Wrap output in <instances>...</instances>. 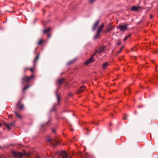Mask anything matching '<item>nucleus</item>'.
Listing matches in <instances>:
<instances>
[{
	"label": "nucleus",
	"mask_w": 158,
	"mask_h": 158,
	"mask_svg": "<svg viewBox=\"0 0 158 158\" xmlns=\"http://www.w3.org/2000/svg\"><path fill=\"white\" fill-rule=\"evenodd\" d=\"M46 141L50 142L53 147L56 146L57 144L59 143L61 141V139L59 136H56L55 138L51 139L49 137H47Z\"/></svg>",
	"instance_id": "obj_1"
},
{
	"label": "nucleus",
	"mask_w": 158,
	"mask_h": 158,
	"mask_svg": "<svg viewBox=\"0 0 158 158\" xmlns=\"http://www.w3.org/2000/svg\"><path fill=\"white\" fill-rule=\"evenodd\" d=\"M128 26L129 24L124 23L119 25L117 27V28L121 31H125L127 30Z\"/></svg>",
	"instance_id": "obj_2"
},
{
	"label": "nucleus",
	"mask_w": 158,
	"mask_h": 158,
	"mask_svg": "<svg viewBox=\"0 0 158 158\" xmlns=\"http://www.w3.org/2000/svg\"><path fill=\"white\" fill-rule=\"evenodd\" d=\"M59 154L60 156L59 158H71V157L65 151H61L60 152Z\"/></svg>",
	"instance_id": "obj_3"
},
{
	"label": "nucleus",
	"mask_w": 158,
	"mask_h": 158,
	"mask_svg": "<svg viewBox=\"0 0 158 158\" xmlns=\"http://www.w3.org/2000/svg\"><path fill=\"white\" fill-rule=\"evenodd\" d=\"M12 154L15 158H21L23 156V154L20 152L13 151Z\"/></svg>",
	"instance_id": "obj_4"
},
{
	"label": "nucleus",
	"mask_w": 158,
	"mask_h": 158,
	"mask_svg": "<svg viewBox=\"0 0 158 158\" xmlns=\"http://www.w3.org/2000/svg\"><path fill=\"white\" fill-rule=\"evenodd\" d=\"M34 77L33 75H32L30 77H27L25 76L22 79V83H23V81H25L26 82H29L30 80Z\"/></svg>",
	"instance_id": "obj_5"
},
{
	"label": "nucleus",
	"mask_w": 158,
	"mask_h": 158,
	"mask_svg": "<svg viewBox=\"0 0 158 158\" xmlns=\"http://www.w3.org/2000/svg\"><path fill=\"white\" fill-rule=\"evenodd\" d=\"M95 53H94L91 56L90 58L85 61V64H88L91 62H93L94 61V60L93 59V57L94 56H95Z\"/></svg>",
	"instance_id": "obj_6"
},
{
	"label": "nucleus",
	"mask_w": 158,
	"mask_h": 158,
	"mask_svg": "<svg viewBox=\"0 0 158 158\" xmlns=\"http://www.w3.org/2000/svg\"><path fill=\"white\" fill-rule=\"evenodd\" d=\"M104 26V24L103 23H102L99 26L98 28L97 32H98V33H100L103 29Z\"/></svg>",
	"instance_id": "obj_7"
},
{
	"label": "nucleus",
	"mask_w": 158,
	"mask_h": 158,
	"mask_svg": "<svg viewBox=\"0 0 158 158\" xmlns=\"http://www.w3.org/2000/svg\"><path fill=\"white\" fill-rule=\"evenodd\" d=\"M99 23V21L98 20H97L95 23L94 24L93 28H92V30L93 31H94L97 27L98 24Z\"/></svg>",
	"instance_id": "obj_8"
},
{
	"label": "nucleus",
	"mask_w": 158,
	"mask_h": 158,
	"mask_svg": "<svg viewBox=\"0 0 158 158\" xmlns=\"http://www.w3.org/2000/svg\"><path fill=\"white\" fill-rule=\"evenodd\" d=\"M109 64L107 62L104 63L102 64V68L104 70L106 69V67L109 65Z\"/></svg>",
	"instance_id": "obj_9"
},
{
	"label": "nucleus",
	"mask_w": 158,
	"mask_h": 158,
	"mask_svg": "<svg viewBox=\"0 0 158 158\" xmlns=\"http://www.w3.org/2000/svg\"><path fill=\"white\" fill-rule=\"evenodd\" d=\"M105 50V48L104 47H101L98 48L97 52L99 53L102 52L104 51Z\"/></svg>",
	"instance_id": "obj_10"
},
{
	"label": "nucleus",
	"mask_w": 158,
	"mask_h": 158,
	"mask_svg": "<svg viewBox=\"0 0 158 158\" xmlns=\"http://www.w3.org/2000/svg\"><path fill=\"white\" fill-rule=\"evenodd\" d=\"M85 87L84 86H81L80 88L79 89L78 91L79 92H82L85 89Z\"/></svg>",
	"instance_id": "obj_11"
},
{
	"label": "nucleus",
	"mask_w": 158,
	"mask_h": 158,
	"mask_svg": "<svg viewBox=\"0 0 158 158\" xmlns=\"http://www.w3.org/2000/svg\"><path fill=\"white\" fill-rule=\"evenodd\" d=\"M140 8L139 6H133L131 8V10L134 11H136Z\"/></svg>",
	"instance_id": "obj_12"
},
{
	"label": "nucleus",
	"mask_w": 158,
	"mask_h": 158,
	"mask_svg": "<svg viewBox=\"0 0 158 158\" xmlns=\"http://www.w3.org/2000/svg\"><path fill=\"white\" fill-rule=\"evenodd\" d=\"M7 129H10V125H13V123H10L9 124H6V123H4Z\"/></svg>",
	"instance_id": "obj_13"
},
{
	"label": "nucleus",
	"mask_w": 158,
	"mask_h": 158,
	"mask_svg": "<svg viewBox=\"0 0 158 158\" xmlns=\"http://www.w3.org/2000/svg\"><path fill=\"white\" fill-rule=\"evenodd\" d=\"M39 55V53L36 56L35 59L33 61L34 63V66L35 67V62L38 59Z\"/></svg>",
	"instance_id": "obj_14"
},
{
	"label": "nucleus",
	"mask_w": 158,
	"mask_h": 158,
	"mask_svg": "<svg viewBox=\"0 0 158 158\" xmlns=\"http://www.w3.org/2000/svg\"><path fill=\"white\" fill-rule=\"evenodd\" d=\"M58 91V89L55 92V94L56 95V97H57V101L58 102H59L60 101V96L58 95L57 94V91Z\"/></svg>",
	"instance_id": "obj_15"
},
{
	"label": "nucleus",
	"mask_w": 158,
	"mask_h": 158,
	"mask_svg": "<svg viewBox=\"0 0 158 158\" xmlns=\"http://www.w3.org/2000/svg\"><path fill=\"white\" fill-rule=\"evenodd\" d=\"M51 28H48L47 29H46L44 30L43 32L44 33H46L49 32Z\"/></svg>",
	"instance_id": "obj_16"
},
{
	"label": "nucleus",
	"mask_w": 158,
	"mask_h": 158,
	"mask_svg": "<svg viewBox=\"0 0 158 158\" xmlns=\"http://www.w3.org/2000/svg\"><path fill=\"white\" fill-rule=\"evenodd\" d=\"M99 34L100 33H98V32H97L96 34L94 35V38L95 39L98 38Z\"/></svg>",
	"instance_id": "obj_17"
},
{
	"label": "nucleus",
	"mask_w": 158,
	"mask_h": 158,
	"mask_svg": "<svg viewBox=\"0 0 158 158\" xmlns=\"http://www.w3.org/2000/svg\"><path fill=\"white\" fill-rule=\"evenodd\" d=\"M15 113L16 115V117H17L19 118H21V116L18 113H17L16 112H15Z\"/></svg>",
	"instance_id": "obj_18"
},
{
	"label": "nucleus",
	"mask_w": 158,
	"mask_h": 158,
	"mask_svg": "<svg viewBox=\"0 0 158 158\" xmlns=\"http://www.w3.org/2000/svg\"><path fill=\"white\" fill-rule=\"evenodd\" d=\"M30 85H27V86H24L23 88V92H24V91L26 90L28 88L30 87Z\"/></svg>",
	"instance_id": "obj_19"
},
{
	"label": "nucleus",
	"mask_w": 158,
	"mask_h": 158,
	"mask_svg": "<svg viewBox=\"0 0 158 158\" xmlns=\"http://www.w3.org/2000/svg\"><path fill=\"white\" fill-rule=\"evenodd\" d=\"M64 80V79H63V78L61 79H60V80L58 81V83L59 84H60L63 82Z\"/></svg>",
	"instance_id": "obj_20"
},
{
	"label": "nucleus",
	"mask_w": 158,
	"mask_h": 158,
	"mask_svg": "<svg viewBox=\"0 0 158 158\" xmlns=\"http://www.w3.org/2000/svg\"><path fill=\"white\" fill-rule=\"evenodd\" d=\"M43 42V40L42 39H40L38 43V45H40Z\"/></svg>",
	"instance_id": "obj_21"
},
{
	"label": "nucleus",
	"mask_w": 158,
	"mask_h": 158,
	"mask_svg": "<svg viewBox=\"0 0 158 158\" xmlns=\"http://www.w3.org/2000/svg\"><path fill=\"white\" fill-rule=\"evenodd\" d=\"M19 108L20 110H22L23 107V104L20 105V106H19Z\"/></svg>",
	"instance_id": "obj_22"
},
{
	"label": "nucleus",
	"mask_w": 158,
	"mask_h": 158,
	"mask_svg": "<svg viewBox=\"0 0 158 158\" xmlns=\"http://www.w3.org/2000/svg\"><path fill=\"white\" fill-rule=\"evenodd\" d=\"M24 154L26 156H29L30 155L29 153H28L25 152H24Z\"/></svg>",
	"instance_id": "obj_23"
},
{
	"label": "nucleus",
	"mask_w": 158,
	"mask_h": 158,
	"mask_svg": "<svg viewBox=\"0 0 158 158\" xmlns=\"http://www.w3.org/2000/svg\"><path fill=\"white\" fill-rule=\"evenodd\" d=\"M112 29L111 27H108L107 28L106 31L107 32H109Z\"/></svg>",
	"instance_id": "obj_24"
},
{
	"label": "nucleus",
	"mask_w": 158,
	"mask_h": 158,
	"mask_svg": "<svg viewBox=\"0 0 158 158\" xmlns=\"http://www.w3.org/2000/svg\"><path fill=\"white\" fill-rule=\"evenodd\" d=\"M95 0H89V3H92L94 2Z\"/></svg>",
	"instance_id": "obj_25"
},
{
	"label": "nucleus",
	"mask_w": 158,
	"mask_h": 158,
	"mask_svg": "<svg viewBox=\"0 0 158 158\" xmlns=\"http://www.w3.org/2000/svg\"><path fill=\"white\" fill-rule=\"evenodd\" d=\"M29 69L32 72H33L34 71V69L32 68H30Z\"/></svg>",
	"instance_id": "obj_26"
},
{
	"label": "nucleus",
	"mask_w": 158,
	"mask_h": 158,
	"mask_svg": "<svg viewBox=\"0 0 158 158\" xmlns=\"http://www.w3.org/2000/svg\"><path fill=\"white\" fill-rule=\"evenodd\" d=\"M127 38H128V36H126V37L124 38V41H126V40H127Z\"/></svg>",
	"instance_id": "obj_27"
},
{
	"label": "nucleus",
	"mask_w": 158,
	"mask_h": 158,
	"mask_svg": "<svg viewBox=\"0 0 158 158\" xmlns=\"http://www.w3.org/2000/svg\"><path fill=\"white\" fill-rule=\"evenodd\" d=\"M122 49H121V48H120V50H119V51L118 52V53H120L121 51H122Z\"/></svg>",
	"instance_id": "obj_28"
},
{
	"label": "nucleus",
	"mask_w": 158,
	"mask_h": 158,
	"mask_svg": "<svg viewBox=\"0 0 158 158\" xmlns=\"http://www.w3.org/2000/svg\"><path fill=\"white\" fill-rule=\"evenodd\" d=\"M21 100L19 101V102L17 104V106H19V104H20V101H21Z\"/></svg>",
	"instance_id": "obj_29"
},
{
	"label": "nucleus",
	"mask_w": 158,
	"mask_h": 158,
	"mask_svg": "<svg viewBox=\"0 0 158 158\" xmlns=\"http://www.w3.org/2000/svg\"><path fill=\"white\" fill-rule=\"evenodd\" d=\"M35 158H40V157H39V156L36 155L35 156Z\"/></svg>",
	"instance_id": "obj_30"
},
{
	"label": "nucleus",
	"mask_w": 158,
	"mask_h": 158,
	"mask_svg": "<svg viewBox=\"0 0 158 158\" xmlns=\"http://www.w3.org/2000/svg\"><path fill=\"white\" fill-rule=\"evenodd\" d=\"M121 44V42H119L118 43L117 45H120Z\"/></svg>",
	"instance_id": "obj_31"
},
{
	"label": "nucleus",
	"mask_w": 158,
	"mask_h": 158,
	"mask_svg": "<svg viewBox=\"0 0 158 158\" xmlns=\"http://www.w3.org/2000/svg\"><path fill=\"white\" fill-rule=\"evenodd\" d=\"M131 34H129L127 36H128V37H130V36H131Z\"/></svg>",
	"instance_id": "obj_32"
},
{
	"label": "nucleus",
	"mask_w": 158,
	"mask_h": 158,
	"mask_svg": "<svg viewBox=\"0 0 158 158\" xmlns=\"http://www.w3.org/2000/svg\"><path fill=\"white\" fill-rule=\"evenodd\" d=\"M52 131L54 133H55V130L54 129H53L52 130Z\"/></svg>",
	"instance_id": "obj_33"
},
{
	"label": "nucleus",
	"mask_w": 158,
	"mask_h": 158,
	"mask_svg": "<svg viewBox=\"0 0 158 158\" xmlns=\"http://www.w3.org/2000/svg\"><path fill=\"white\" fill-rule=\"evenodd\" d=\"M51 36V35L50 34H48V38L50 37Z\"/></svg>",
	"instance_id": "obj_34"
},
{
	"label": "nucleus",
	"mask_w": 158,
	"mask_h": 158,
	"mask_svg": "<svg viewBox=\"0 0 158 158\" xmlns=\"http://www.w3.org/2000/svg\"><path fill=\"white\" fill-rule=\"evenodd\" d=\"M123 119H127V118L126 117H123Z\"/></svg>",
	"instance_id": "obj_35"
},
{
	"label": "nucleus",
	"mask_w": 158,
	"mask_h": 158,
	"mask_svg": "<svg viewBox=\"0 0 158 158\" xmlns=\"http://www.w3.org/2000/svg\"><path fill=\"white\" fill-rule=\"evenodd\" d=\"M152 15H150V18H152Z\"/></svg>",
	"instance_id": "obj_36"
},
{
	"label": "nucleus",
	"mask_w": 158,
	"mask_h": 158,
	"mask_svg": "<svg viewBox=\"0 0 158 158\" xmlns=\"http://www.w3.org/2000/svg\"><path fill=\"white\" fill-rule=\"evenodd\" d=\"M123 47H123H123H122L121 48V49H122L123 48Z\"/></svg>",
	"instance_id": "obj_37"
},
{
	"label": "nucleus",
	"mask_w": 158,
	"mask_h": 158,
	"mask_svg": "<svg viewBox=\"0 0 158 158\" xmlns=\"http://www.w3.org/2000/svg\"><path fill=\"white\" fill-rule=\"evenodd\" d=\"M2 126V124L0 123V127H1Z\"/></svg>",
	"instance_id": "obj_38"
},
{
	"label": "nucleus",
	"mask_w": 158,
	"mask_h": 158,
	"mask_svg": "<svg viewBox=\"0 0 158 158\" xmlns=\"http://www.w3.org/2000/svg\"><path fill=\"white\" fill-rule=\"evenodd\" d=\"M27 69H28V68H26V69H25V71H26V70Z\"/></svg>",
	"instance_id": "obj_39"
},
{
	"label": "nucleus",
	"mask_w": 158,
	"mask_h": 158,
	"mask_svg": "<svg viewBox=\"0 0 158 158\" xmlns=\"http://www.w3.org/2000/svg\"><path fill=\"white\" fill-rule=\"evenodd\" d=\"M72 95V94H69V96H71Z\"/></svg>",
	"instance_id": "obj_40"
},
{
	"label": "nucleus",
	"mask_w": 158,
	"mask_h": 158,
	"mask_svg": "<svg viewBox=\"0 0 158 158\" xmlns=\"http://www.w3.org/2000/svg\"><path fill=\"white\" fill-rule=\"evenodd\" d=\"M73 61H73L71 62V63H72V62H73Z\"/></svg>",
	"instance_id": "obj_41"
},
{
	"label": "nucleus",
	"mask_w": 158,
	"mask_h": 158,
	"mask_svg": "<svg viewBox=\"0 0 158 158\" xmlns=\"http://www.w3.org/2000/svg\"><path fill=\"white\" fill-rule=\"evenodd\" d=\"M0 158H1V157H0Z\"/></svg>",
	"instance_id": "obj_42"
}]
</instances>
